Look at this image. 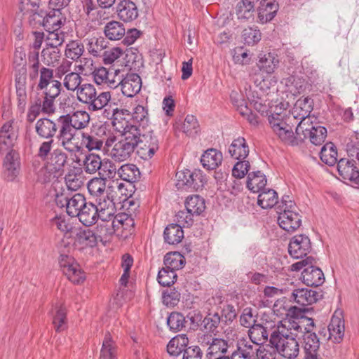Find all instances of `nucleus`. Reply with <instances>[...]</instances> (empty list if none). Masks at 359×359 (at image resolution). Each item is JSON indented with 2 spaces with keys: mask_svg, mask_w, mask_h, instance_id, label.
<instances>
[{
  "mask_svg": "<svg viewBox=\"0 0 359 359\" xmlns=\"http://www.w3.org/2000/svg\"><path fill=\"white\" fill-rule=\"evenodd\" d=\"M279 60L275 54L268 53L259 56L257 66L262 74H271L277 69Z\"/></svg>",
  "mask_w": 359,
  "mask_h": 359,
  "instance_id": "bb28decb",
  "label": "nucleus"
},
{
  "mask_svg": "<svg viewBox=\"0 0 359 359\" xmlns=\"http://www.w3.org/2000/svg\"><path fill=\"white\" fill-rule=\"evenodd\" d=\"M176 279L177 274L174 271L163 267L158 271L157 280L163 286H170L175 282Z\"/></svg>",
  "mask_w": 359,
  "mask_h": 359,
  "instance_id": "0e129e2a",
  "label": "nucleus"
},
{
  "mask_svg": "<svg viewBox=\"0 0 359 359\" xmlns=\"http://www.w3.org/2000/svg\"><path fill=\"white\" fill-rule=\"evenodd\" d=\"M65 20L61 14L54 13L53 11L49 12L43 20V25L46 31L60 29Z\"/></svg>",
  "mask_w": 359,
  "mask_h": 359,
  "instance_id": "3c124183",
  "label": "nucleus"
},
{
  "mask_svg": "<svg viewBox=\"0 0 359 359\" xmlns=\"http://www.w3.org/2000/svg\"><path fill=\"white\" fill-rule=\"evenodd\" d=\"M255 6L250 1L241 0L236 6V15L241 20H250L254 18Z\"/></svg>",
  "mask_w": 359,
  "mask_h": 359,
  "instance_id": "37998d69",
  "label": "nucleus"
},
{
  "mask_svg": "<svg viewBox=\"0 0 359 359\" xmlns=\"http://www.w3.org/2000/svg\"><path fill=\"white\" fill-rule=\"evenodd\" d=\"M83 175L81 173L69 172L65 176V184L67 191H76L83 184Z\"/></svg>",
  "mask_w": 359,
  "mask_h": 359,
  "instance_id": "052dcab7",
  "label": "nucleus"
},
{
  "mask_svg": "<svg viewBox=\"0 0 359 359\" xmlns=\"http://www.w3.org/2000/svg\"><path fill=\"white\" fill-rule=\"evenodd\" d=\"M90 226H85V229L79 228L76 233L74 245L79 250H83L89 246L90 244Z\"/></svg>",
  "mask_w": 359,
  "mask_h": 359,
  "instance_id": "13d9d810",
  "label": "nucleus"
},
{
  "mask_svg": "<svg viewBox=\"0 0 359 359\" xmlns=\"http://www.w3.org/2000/svg\"><path fill=\"white\" fill-rule=\"evenodd\" d=\"M53 196L56 205L60 208L66 207L67 202L69 200L70 194L69 191L66 190L63 184L60 182H55L53 184Z\"/></svg>",
  "mask_w": 359,
  "mask_h": 359,
  "instance_id": "09e8293b",
  "label": "nucleus"
},
{
  "mask_svg": "<svg viewBox=\"0 0 359 359\" xmlns=\"http://www.w3.org/2000/svg\"><path fill=\"white\" fill-rule=\"evenodd\" d=\"M276 135L284 143L288 144H297L296 136H294L292 126L287 123L283 126L276 127L272 129Z\"/></svg>",
  "mask_w": 359,
  "mask_h": 359,
  "instance_id": "79ce46f5",
  "label": "nucleus"
},
{
  "mask_svg": "<svg viewBox=\"0 0 359 359\" xmlns=\"http://www.w3.org/2000/svg\"><path fill=\"white\" fill-rule=\"evenodd\" d=\"M258 204L264 209L271 208L278 203V194L273 189H262L258 196Z\"/></svg>",
  "mask_w": 359,
  "mask_h": 359,
  "instance_id": "a18cd8bd",
  "label": "nucleus"
},
{
  "mask_svg": "<svg viewBox=\"0 0 359 359\" xmlns=\"http://www.w3.org/2000/svg\"><path fill=\"white\" fill-rule=\"evenodd\" d=\"M164 265L165 268L174 271L182 269L185 264V259L179 252H169L164 257Z\"/></svg>",
  "mask_w": 359,
  "mask_h": 359,
  "instance_id": "49530a36",
  "label": "nucleus"
},
{
  "mask_svg": "<svg viewBox=\"0 0 359 359\" xmlns=\"http://www.w3.org/2000/svg\"><path fill=\"white\" fill-rule=\"evenodd\" d=\"M295 320L297 322L304 324L302 326L299 334L302 336L304 340V352L319 351L320 341L313 332L315 327L313 320L303 315L298 309L295 311Z\"/></svg>",
  "mask_w": 359,
  "mask_h": 359,
  "instance_id": "423d86ee",
  "label": "nucleus"
},
{
  "mask_svg": "<svg viewBox=\"0 0 359 359\" xmlns=\"http://www.w3.org/2000/svg\"><path fill=\"white\" fill-rule=\"evenodd\" d=\"M232 343L221 339L215 338L210 347L207 348V357L208 359H217L218 356H224L228 349L231 346Z\"/></svg>",
  "mask_w": 359,
  "mask_h": 359,
  "instance_id": "473e14b6",
  "label": "nucleus"
},
{
  "mask_svg": "<svg viewBox=\"0 0 359 359\" xmlns=\"http://www.w3.org/2000/svg\"><path fill=\"white\" fill-rule=\"evenodd\" d=\"M67 214L71 217H77L84 226H90V208L87 207L86 198L81 194L71 197L66 205Z\"/></svg>",
  "mask_w": 359,
  "mask_h": 359,
  "instance_id": "0eeeda50",
  "label": "nucleus"
},
{
  "mask_svg": "<svg viewBox=\"0 0 359 359\" xmlns=\"http://www.w3.org/2000/svg\"><path fill=\"white\" fill-rule=\"evenodd\" d=\"M53 70L46 67H42L40 69V79L37 85V88L42 90L43 92H48V95L52 97L60 95L62 89L61 82L53 79Z\"/></svg>",
  "mask_w": 359,
  "mask_h": 359,
  "instance_id": "4468645a",
  "label": "nucleus"
},
{
  "mask_svg": "<svg viewBox=\"0 0 359 359\" xmlns=\"http://www.w3.org/2000/svg\"><path fill=\"white\" fill-rule=\"evenodd\" d=\"M353 161H355V160L340 159L337 163V170L344 180L358 183L359 171L357 170L356 166L353 165Z\"/></svg>",
  "mask_w": 359,
  "mask_h": 359,
  "instance_id": "412c9836",
  "label": "nucleus"
},
{
  "mask_svg": "<svg viewBox=\"0 0 359 359\" xmlns=\"http://www.w3.org/2000/svg\"><path fill=\"white\" fill-rule=\"evenodd\" d=\"M250 340L256 345L262 346L268 340L269 334L266 329L259 324L252 326L248 330Z\"/></svg>",
  "mask_w": 359,
  "mask_h": 359,
  "instance_id": "ea45409f",
  "label": "nucleus"
},
{
  "mask_svg": "<svg viewBox=\"0 0 359 359\" xmlns=\"http://www.w3.org/2000/svg\"><path fill=\"white\" fill-rule=\"evenodd\" d=\"M163 236L167 243L176 245L180 243L184 238V231L180 224H171L165 229Z\"/></svg>",
  "mask_w": 359,
  "mask_h": 359,
  "instance_id": "f704fd0d",
  "label": "nucleus"
},
{
  "mask_svg": "<svg viewBox=\"0 0 359 359\" xmlns=\"http://www.w3.org/2000/svg\"><path fill=\"white\" fill-rule=\"evenodd\" d=\"M43 62L48 66L55 65L60 58V52L57 48L48 46L41 53Z\"/></svg>",
  "mask_w": 359,
  "mask_h": 359,
  "instance_id": "5fc2aeb1",
  "label": "nucleus"
},
{
  "mask_svg": "<svg viewBox=\"0 0 359 359\" xmlns=\"http://www.w3.org/2000/svg\"><path fill=\"white\" fill-rule=\"evenodd\" d=\"M114 210L111 215L107 218H103L100 216V212L95 208V212L91 217V224L94 223L97 226L93 231H91V238L93 237L94 240H91V244L98 243V242H103L104 239H107L108 236L113 233V229L111 228L112 224L110 223L114 215Z\"/></svg>",
  "mask_w": 359,
  "mask_h": 359,
  "instance_id": "1a4fd4ad",
  "label": "nucleus"
},
{
  "mask_svg": "<svg viewBox=\"0 0 359 359\" xmlns=\"http://www.w3.org/2000/svg\"><path fill=\"white\" fill-rule=\"evenodd\" d=\"M311 248L309 237L304 235L294 236L288 246L289 254L294 259H302L306 256Z\"/></svg>",
  "mask_w": 359,
  "mask_h": 359,
  "instance_id": "f3484780",
  "label": "nucleus"
},
{
  "mask_svg": "<svg viewBox=\"0 0 359 359\" xmlns=\"http://www.w3.org/2000/svg\"><path fill=\"white\" fill-rule=\"evenodd\" d=\"M185 318L177 312H172L170 314L167 320V324L170 330L173 331H180L184 327Z\"/></svg>",
  "mask_w": 359,
  "mask_h": 359,
  "instance_id": "69168bd1",
  "label": "nucleus"
},
{
  "mask_svg": "<svg viewBox=\"0 0 359 359\" xmlns=\"http://www.w3.org/2000/svg\"><path fill=\"white\" fill-rule=\"evenodd\" d=\"M94 98L91 99V109L93 110H102L109 102L111 95L109 92H102L97 95V92L94 90ZM93 96L91 95V98Z\"/></svg>",
  "mask_w": 359,
  "mask_h": 359,
  "instance_id": "bf43d9fd",
  "label": "nucleus"
},
{
  "mask_svg": "<svg viewBox=\"0 0 359 359\" xmlns=\"http://www.w3.org/2000/svg\"><path fill=\"white\" fill-rule=\"evenodd\" d=\"M266 176L260 171L252 172L248 174L247 187L252 191L259 192L266 184Z\"/></svg>",
  "mask_w": 359,
  "mask_h": 359,
  "instance_id": "4c0bfd02",
  "label": "nucleus"
},
{
  "mask_svg": "<svg viewBox=\"0 0 359 359\" xmlns=\"http://www.w3.org/2000/svg\"><path fill=\"white\" fill-rule=\"evenodd\" d=\"M131 118L130 112L124 109H115L112 115V125L114 129L121 135L126 132H132V128L140 130L137 126L129 122Z\"/></svg>",
  "mask_w": 359,
  "mask_h": 359,
  "instance_id": "dca6fc26",
  "label": "nucleus"
},
{
  "mask_svg": "<svg viewBox=\"0 0 359 359\" xmlns=\"http://www.w3.org/2000/svg\"><path fill=\"white\" fill-rule=\"evenodd\" d=\"M59 264L62 273L74 284H79L85 280L83 271L72 257L61 255Z\"/></svg>",
  "mask_w": 359,
  "mask_h": 359,
  "instance_id": "f8f14e48",
  "label": "nucleus"
},
{
  "mask_svg": "<svg viewBox=\"0 0 359 359\" xmlns=\"http://www.w3.org/2000/svg\"><path fill=\"white\" fill-rule=\"evenodd\" d=\"M48 35L46 37L47 46L55 47L61 46L65 41V33L60 29L57 31L50 30L47 31Z\"/></svg>",
  "mask_w": 359,
  "mask_h": 359,
  "instance_id": "338daca9",
  "label": "nucleus"
},
{
  "mask_svg": "<svg viewBox=\"0 0 359 359\" xmlns=\"http://www.w3.org/2000/svg\"><path fill=\"white\" fill-rule=\"evenodd\" d=\"M19 9L23 15L33 17V20H36V16L42 17L39 13V0H21Z\"/></svg>",
  "mask_w": 359,
  "mask_h": 359,
  "instance_id": "de8ad7c7",
  "label": "nucleus"
},
{
  "mask_svg": "<svg viewBox=\"0 0 359 359\" xmlns=\"http://www.w3.org/2000/svg\"><path fill=\"white\" fill-rule=\"evenodd\" d=\"M35 130L40 137L53 140L57 132V121L55 122L47 118H40L36 123Z\"/></svg>",
  "mask_w": 359,
  "mask_h": 359,
  "instance_id": "4be33fe9",
  "label": "nucleus"
},
{
  "mask_svg": "<svg viewBox=\"0 0 359 359\" xmlns=\"http://www.w3.org/2000/svg\"><path fill=\"white\" fill-rule=\"evenodd\" d=\"M278 11V4L273 0H262L258 8V19L262 23L271 21Z\"/></svg>",
  "mask_w": 359,
  "mask_h": 359,
  "instance_id": "a878e982",
  "label": "nucleus"
},
{
  "mask_svg": "<svg viewBox=\"0 0 359 359\" xmlns=\"http://www.w3.org/2000/svg\"><path fill=\"white\" fill-rule=\"evenodd\" d=\"M118 85L121 86L123 94L127 97H132L136 95L141 89L142 81L140 77L137 74H129L121 79H118Z\"/></svg>",
  "mask_w": 359,
  "mask_h": 359,
  "instance_id": "aec40b11",
  "label": "nucleus"
},
{
  "mask_svg": "<svg viewBox=\"0 0 359 359\" xmlns=\"http://www.w3.org/2000/svg\"><path fill=\"white\" fill-rule=\"evenodd\" d=\"M132 132L121 135V139L111 150V158L116 161H124L133 154L140 141V130L132 128Z\"/></svg>",
  "mask_w": 359,
  "mask_h": 359,
  "instance_id": "20e7f679",
  "label": "nucleus"
},
{
  "mask_svg": "<svg viewBox=\"0 0 359 359\" xmlns=\"http://www.w3.org/2000/svg\"><path fill=\"white\" fill-rule=\"evenodd\" d=\"M67 162V156L60 150H54L51 154L49 161L47 163L46 169L53 174L54 177L56 175H60L65 163Z\"/></svg>",
  "mask_w": 359,
  "mask_h": 359,
  "instance_id": "2f4dec72",
  "label": "nucleus"
},
{
  "mask_svg": "<svg viewBox=\"0 0 359 359\" xmlns=\"http://www.w3.org/2000/svg\"><path fill=\"white\" fill-rule=\"evenodd\" d=\"M58 134L57 137L62 146L70 152L80 151L83 147L90 151V133H81V142L76 137V129L69 120L68 115L57 118Z\"/></svg>",
  "mask_w": 359,
  "mask_h": 359,
  "instance_id": "7ed1b4c3",
  "label": "nucleus"
},
{
  "mask_svg": "<svg viewBox=\"0 0 359 359\" xmlns=\"http://www.w3.org/2000/svg\"><path fill=\"white\" fill-rule=\"evenodd\" d=\"M67 115L77 130L85 128L89 123L90 114L86 111H76L72 115Z\"/></svg>",
  "mask_w": 359,
  "mask_h": 359,
  "instance_id": "603ef678",
  "label": "nucleus"
},
{
  "mask_svg": "<svg viewBox=\"0 0 359 359\" xmlns=\"http://www.w3.org/2000/svg\"><path fill=\"white\" fill-rule=\"evenodd\" d=\"M296 307L289 310L287 317L280 320L270 334L269 343L275 346L278 355L286 359H294L299 353L297 340L304 324L295 320Z\"/></svg>",
  "mask_w": 359,
  "mask_h": 359,
  "instance_id": "f257e3e1",
  "label": "nucleus"
},
{
  "mask_svg": "<svg viewBox=\"0 0 359 359\" xmlns=\"http://www.w3.org/2000/svg\"><path fill=\"white\" fill-rule=\"evenodd\" d=\"M296 128L297 140L303 141L306 139L309 132L316 127V124L313 125L311 117L302 118Z\"/></svg>",
  "mask_w": 359,
  "mask_h": 359,
  "instance_id": "8fccbe9b",
  "label": "nucleus"
},
{
  "mask_svg": "<svg viewBox=\"0 0 359 359\" xmlns=\"http://www.w3.org/2000/svg\"><path fill=\"white\" fill-rule=\"evenodd\" d=\"M117 174L123 180L130 182L137 179V176L140 174V172L136 165L133 164H125L119 168Z\"/></svg>",
  "mask_w": 359,
  "mask_h": 359,
  "instance_id": "864d4df0",
  "label": "nucleus"
},
{
  "mask_svg": "<svg viewBox=\"0 0 359 359\" xmlns=\"http://www.w3.org/2000/svg\"><path fill=\"white\" fill-rule=\"evenodd\" d=\"M189 344V339L186 334H178L172 338L167 345V352L172 357L179 356L184 353Z\"/></svg>",
  "mask_w": 359,
  "mask_h": 359,
  "instance_id": "7c9ffc66",
  "label": "nucleus"
},
{
  "mask_svg": "<svg viewBox=\"0 0 359 359\" xmlns=\"http://www.w3.org/2000/svg\"><path fill=\"white\" fill-rule=\"evenodd\" d=\"M177 189L198 190L204 185V180L200 172H191L189 170L177 171L176 173Z\"/></svg>",
  "mask_w": 359,
  "mask_h": 359,
  "instance_id": "9b49d317",
  "label": "nucleus"
},
{
  "mask_svg": "<svg viewBox=\"0 0 359 359\" xmlns=\"http://www.w3.org/2000/svg\"><path fill=\"white\" fill-rule=\"evenodd\" d=\"M67 310L64 305L57 304L53 310V324L56 332H60L67 328Z\"/></svg>",
  "mask_w": 359,
  "mask_h": 359,
  "instance_id": "c9c22d12",
  "label": "nucleus"
},
{
  "mask_svg": "<svg viewBox=\"0 0 359 359\" xmlns=\"http://www.w3.org/2000/svg\"><path fill=\"white\" fill-rule=\"evenodd\" d=\"M232 339L236 341V348L231 353L233 359H254L255 348L252 342L249 341L241 335V333L237 331L231 330Z\"/></svg>",
  "mask_w": 359,
  "mask_h": 359,
  "instance_id": "ddd939ff",
  "label": "nucleus"
},
{
  "mask_svg": "<svg viewBox=\"0 0 359 359\" xmlns=\"http://www.w3.org/2000/svg\"><path fill=\"white\" fill-rule=\"evenodd\" d=\"M319 294L311 289L298 288L292 293L294 301L299 305H311L318 299Z\"/></svg>",
  "mask_w": 359,
  "mask_h": 359,
  "instance_id": "5701e85b",
  "label": "nucleus"
},
{
  "mask_svg": "<svg viewBox=\"0 0 359 359\" xmlns=\"http://www.w3.org/2000/svg\"><path fill=\"white\" fill-rule=\"evenodd\" d=\"M83 46L77 41H72L67 45L65 55L73 60L79 58L83 53Z\"/></svg>",
  "mask_w": 359,
  "mask_h": 359,
  "instance_id": "774afa93",
  "label": "nucleus"
},
{
  "mask_svg": "<svg viewBox=\"0 0 359 359\" xmlns=\"http://www.w3.org/2000/svg\"><path fill=\"white\" fill-rule=\"evenodd\" d=\"M106 126L101 123L93 124L91 128V151L93 149L100 150L106 140Z\"/></svg>",
  "mask_w": 359,
  "mask_h": 359,
  "instance_id": "e433bc0d",
  "label": "nucleus"
},
{
  "mask_svg": "<svg viewBox=\"0 0 359 359\" xmlns=\"http://www.w3.org/2000/svg\"><path fill=\"white\" fill-rule=\"evenodd\" d=\"M314 264H316L315 259L309 256L294 263L290 267L293 271H300L303 267H305L302 273L303 282L308 286L318 287L324 283L325 276L322 270L315 266Z\"/></svg>",
  "mask_w": 359,
  "mask_h": 359,
  "instance_id": "39448f33",
  "label": "nucleus"
},
{
  "mask_svg": "<svg viewBox=\"0 0 359 359\" xmlns=\"http://www.w3.org/2000/svg\"><path fill=\"white\" fill-rule=\"evenodd\" d=\"M87 63L88 62H85L84 65H79L77 72H70L65 75L63 84L67 90H75L79 88L81 82L80 74H87V69L89 67Z\"/></svg>",
  "mask_w": 359,
  "mask_h": 359,
  "instance_id": "393cba45",
  "label": "nucleus"
},
{
  "mask_svg": "<svg viewBox=\"0 0 359 359\" xmlns=\"http://www.w3.org/2000/svg\"><path fill=\"white\" fill-rule=\"evenodd\" d=\"M229 153L236 160H244L249 154V147L244 137L235 139L229 147Z\"/></svg>",
  "mask_w": 359,
  "mask_h": 359,
  "instance_id": "c85d7f7f",
  "label": "nucleus"
},
{
  "mask_svg": "<svg viewBox=\"0 0 359 359\" xmlns=\"http://www.w3.org/2000/svg\"><path fill=\"white\" fill-rule=\"evenodd\" d=\"M286 85L288 86L289 90L294 95L302 93L306 88L305 80L298 76L289 78Z\"/></svg>",
  "mask_w": 359,
  "mask_h": 359,
  "instance_id": "e2e57ef3",
  "label": "nucleus"
},
{
  "mask_svg": "<svg viewBox=\"0 0 359 359\" xmlns=\"http://www.w3.org/2000/svg\"><path fill=\"white\" fill-rule=\"evenodd\" d=\"M327 330L329 332V339L334 343H340L342 341L344 336L345 325L341 311L337 310L334 311Z\"/></svg>",
  "mask_w": 359,
  "mask_h": 359,
  "instance_id": "a211bd4d",
  "label": "nucleus"
},
{
  "mask_svg": "<svg viewBox=\"0 0 359 359\" xmlns=\"http://www.w3.org/2000/svg\"><path fill=\"white\" fill-rule=\"evenodd\" d=\"M19 128L13 119L6 122L0 128V153L13 150V148L18 140Z\"/></svg>",
  "mask_w": 359,
  "mask_h": 359,
  "instance_id": "9d476101",
  "label": "nucleus"
},
{
  "mask_svg": "<svg viewBox=\"0 0 359 359\" xmlns=\"http://www.w3.org/2000/svg\"><path fill=\"white\" fill-rule=\"evenodd\" d=\"M116 12L119 18L125 22H130L138 16L136 5L130 0L121 1L117 6Z\"/></svg>",
  "mask_w": 359,
  "mask_h": 359,
  "instance_id": "b1692460",
  "label": "nucleus"
},
{
  "mask_svg": "<svg viewBox=\"0 0 359 359\" xmlns=\"http://www.w3.org/2000/svg\"><path fill=\"white\" fill-rule=\"evenodd\" d=\"M182 130L188 136H195L199 131L196 118L193 115H187L182 125Z\"/></svg>",
  "mask_w": 359,
  "mask_h": 359,
  "instance_id": "6e6d98bb",
  "label": "nucleus"
},
{
  "mask_svg": "<svg viewBox=\"0 0 359 359\" xmlns=\"http://www.w3.org/2000/svg\"><path fill=\"white\" fill-rule=\"evenodd\" d=\"M185 207L192 215H199L205 209V200L198 195L190 196L186 200Z\"/></svg>",
  "mask_w": 359,
  "mask_h": 359,
  "instance_id": "a19ab883",
  "label": "nucleus"
},
{
  "mask_svg": "<svg viewBox=\"0 0 359 359\" xmlns=\"http://www.w3.org/2000/svg\"><path fill=\"white\" fill-rule=\"evenodd\" d=\"M4 160V175L8 181H13L20 172V156L15 150L7 151Z\"/></svg>",
  "mask_w": 359,
  "mask_h": 359,
  "instance_id": "6ab92c4d",
  "label": "nucleus"
},
{
  "mask_svg": "<svg viewBox=\"0 0 359 359\" xmlns=\"http://www.w3.org/2000/svg\"><path fill=\"white\" fill-rule=\"evenodd\" d=\"M257 359H276L278 354L276 348L270 343L255 348Z\"/></svg>",
  "mask_w": 359,
  "mask_h": 359,
  "instance_id": "4d7b16f0",
  "label": "nucleus"
},
{
  "mask_svg": "<svg viewBox=\"0 0 359 359\" xmlns=\"http://www.w3.org/2000/svg\"><path fill=\"white\" fill-rule=\"evenodd\" d=\"M104 33L109 40H119L125 36L126 28L121 22L112 20L106 23Z\"/></svg>",
  "mask_w": 359,
  "mask_h": 359,
  "instance_id": "72a5a7b5",
  "label": "nucleus"
},
{
  "mask_svg": "<svg viewBox=\"0 0 359 359\" xmlns=\"http://www.w3.org/2000/svg\"><path fill=\"white\" fill-rule=\"evenodd\" d=\"M320 160L325 164L332 166L337 161V151L332 142L326 143L320 152Z\"/></svg>",
  "mask_w": 359,
  "mask_h": 359,
  "instance_id": "c03bdc74",
  "label": "nucleus"
},
{
  "mask_svg": "<svg viewBox=\"0 0 359 359\" xmlns=\"http://www.w3.org/2000/svg\"><path fill=\"white\" fill-rule=\"evenodd\" d=\"M100 359H117L116 345L109 333L104 336L100 351Z\"/></svg>",
  "mask_w": 359,
  "mask_h": 359,
  "instance_id": "58836bf2",
  "label": "nucleus"
},
{
  "mask_svg": "<svg viewBox=\"0 0 359 359\" xmlns=\"http://www.w3.org/2000/svg\"><path fill=\"white\" fill-rule=\"evenodd\" d=\"M326 137L327 129L323 126L316 124V127L309 132L307 138H309L312 144L320 145L324 142Z\"/></svg>",
  "mask_w": 359,
  "mask_h": 359,
  "instance_id": "680f3d73",
  "label": "nucleus"
},
{
  "mask_svg": "<svg viewBox=\"0 0 359 359\" xmlns=\"http://www.w3.org/2000/svg\"><path fill=\"white\" fill-rule=\"evenodd\" d=\"M223 160L222 154L215 149H209L202 155L201 161L207 170H214L221 165Z\"/></svg>",
  "mask_w": 359,
  "mask_h": 359,
  "instance_id": "c756f323",
  "label": "nucleus"
},
{
  "mask_svg": "<svg viewBox=\"0 0 359 359\" xmlns=\"http://www.w3.org/2000/svg\"><path fill=\"white\" fill-rule=\"evenodd\" d=\"M137 154L141 158L149 160L151 158L159 148V140L153 134L140 136L138 144Z\"/></svg>",
  "mask_w": 359,
  "mask_h": 359,
  "instance_id": "2eb2a0df",
  "label": "nucleus"
},
{
  "mask_svg": "<svg viewBox=\"0 0 359 359\" xmlns=\"http://www.w3.org/2000/svg\"><path fill=\"white\" fill-rule=\"evenodd\" d=\"M278 222L280 228L287 232H293L302 224V217L294 202H290L279 213Z\"/></svg>",
  "mask_w": 359,
  "mask_h": 359,
  "instance_id": "6e6552de",
  "label": "nucleus"
},
{
  "mask_svg": "<svg viewBox=\"0 0 359 359\" xmlns=\"http://www.w3.org/2000/svg\"><path fill=\"white\" fill-rule=\"evenodd\" d=\"M111 174L108 163L91 153V207L97 208L100 216L107 218L113 211L114 203L106 192V180Z\"/></svg>",
  "mask_w": 359,
  "mask_h": 359,
  "instance_id": "f03ea898",
  "label": "nucleus"
},
{
  "mask_svg": "<svg viewBox=\"0 0 359 359\" xmlns=\"http://www.w3.org/2000/svg\"><path fill=\"white\" fill-rule=\"evenodd\" d=\"M313 100L309 97L299 98L292 109V117L299 120L309 116L313 109Z\"/></svg>",
  "mask_w": 359,
  "mask_h": 359,
  "instance_id": "cd10ccee",
  "label": "nucleus"
}]
</instances>
